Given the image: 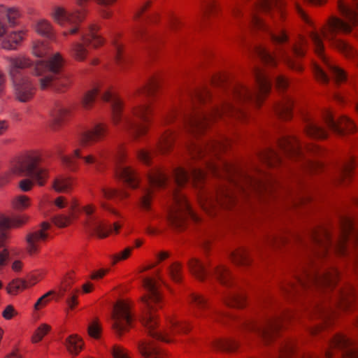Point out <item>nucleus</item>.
I'll list each match as a JSON object with an SVG mask.
<instances>
[{"label":"nucleus","mask_w":358,"mask_h":358,"mask_svg":"<svg viewBox=\"0 0 358 358\" xmlns=\"http://www.w3.org/2000/svg\"><path fill=\"white\" fill-rule=\"evenodd\" d=\"M226 147L227 142L223 138L192 143L187 145V152L192 161L203 160L208 171L216 177L226 178L231 186L221 187L215 192L202 191L198 194L201 207L210 215L215 214L220 206L230 208L235 202V191L247 194L266 188L267 176L259 167V163L271 168L277 167L281 163L278 152L266 148L258 154L257 162H252L242 168L217 157Z\"/></svg>","instance_id":"obj_1"},{"label":"nucleus","mask_w":358,"mask_h":358,"mask_svg":"<svg viewBox=\"0 0 358 358\" xmlns=\"http://www.w3.org/2000/svg\"><path fill=\"white\" fill-rule=\"evenodd\" d=\"M145 293L141 296L144 306V313L141 317V323L147 334L153 338L164 343H172L177 335L187 334L192 326L187 320H179L175 315L166 318V324L162 328L159 327L158 310L163 306V296L160 292L156 279L146 277L143 281Z\"/></svg>","instance_id":"obj_2"},{"label":"nucleus","mask_w":358,"mask_h":358,"mask_svg":"<svg viewBox=\"0 0 358 358\" xmlns=\"http://www.w3.org/2000/svg\"><path fill=\"white\" fill-rule=\"evenodd\" d=\"M310 239L313 244L311 252L318 259H325L331 248L337 255L345 256L349 241L355 244L358 243V230L354 227L351 217L344 215L341 217L340 232L334 243L331 238V229L327 226L315 229Z\"/></svg>","instance_id":"obj_3"},{"label":"nucleus","mask_w":358,"mask_h":358,"mask_svg":"<svg viewBox=\"0 0 358 358\" xmlns=\"http://www.w3.org/2000/svg\"><path fill=\"white\" fill-rule=\"evenodd\" d=\"M337 7L345 20L336 16L330 17L321 29L322 35L332 47L336 48L345 57L355 59L358 66L357 51L346 41L336 38L338 33L350 34L358 26V11L355 10L343 0H338Z\"/></svg>","instance_id":"obj_4"},{"label":"nucleus","mask_w":358,"mask_h":358,"mask_svg":"<svg viewBox=\"0 0 358 358\" xmlns=\"http://www.w3.org/2000/svg\"><path fill=\"white\" fill-rule=\"evenodd\" d=\"M339 280V271L336 267L320 269L317 264L309 271H306L301 276L293 280H287L280 285V289L285 295L296 294L301 289L313 285L321 289L333 290Z\"/></svg>","instance_id":"obj_5"},{"label":"nucleus","mask_w":358,"mask_h":358,"mask_svg":"<svg viewBox=\"0 0 358 358\" xmlns=\"http://www.w3.org/2000/svg\"><path fill=\"white\" fill-rule=\"evenodd\" d=\"M268 13L273 20V28L268 34L274 43L282 44L288 41L289 36L284 27L288 15L287 3L285 0H259L255 5Z\"/></svg>","instance_id":"obj_6"},{"label":"nucleus","mask_w":358,"mask_h":358,"mask_svg":"<svg viewBox=\"0 0 358 358\" xmlns=\"http://www.w3.org/2000/svg\"><path fill=\"white\" fill-rule=\"evenodd\" d=\"M294 8L301 20L313 29V30L309 32V36L313 43L315 54L330 70L336 84L341 85L345 83L348 80L346 72L343 69L333 64L324 54V46L321 36L322 34H320L316 29L313 20L303 10L299 3H295Z\"/></svg>","instance_id":"obj_7"},{"label":"nucleus","mask_w":358,"mask_h":358,"mask_svg":"<svg viewBox=\"0 0 358 358\" xmlns=\"http://www.w3.org/2000/svg\"><path fill=\"white\" fill-rule=\"evenodd\" d=\"M224 117H232L238 120L243 121L245 114L240 109L236 108L230 105H226L221 108L213 110L208 115L189 118L185 122V127L189 133H200L212 122L222 120Z\"/></svg>","instance_id":"obj_8"},{"label":"nucleus","mask_w":358,"mask_h":358,"mask_svg":"<svg viewBox=\"0 0 358 358\" xmlns=\"http://www.w3.org/2000/svg\"><path fill=\"white\" fill-rule=\"evenodd\" d=\"M43 160V153L38 150H30L20 154L13 161L10 170L2 177L3 185L13 177L31 173Z\"/></svg>","instance_id":"obj_9"},{"label":"nucleus","mask_w":358,"mask_h":358,"mask_svg":"<svg viewBox=\"0 0 358 358\" xmlns=\"http://www.w3.org/2000/svg\"><path fill=\"white\" fill-rule=\"evenodd\" d=\"M188 217H191L195 222L199 220L186 196L177 189L173 194V201L168 212L167 220L172 227L182 229Z\"/></svg>","instance_id":"obj_10"},{"label":"nucleus","mask_w":358,"mask_h":358,"mask_svg":"<svg viewBox=\"0 0 358 358\" xmlns=\"http://www.w3.org/2000/svg\"><path fill=\"white\" fill-rule=\"evenodd\" d=\"M131 113L133 116L140 121L136 122L131 118H127L122 125V130L134 141H138L149 131L152 108L148 104H141L134 107Z\"/></svg>","instance_id":"obj_11"},{"label":"nucleus","mask_w":358,"mask_h":358,"mask_svg":"<svg viewBox=\"0 0 358 358\" xmlns=\"http://www.w3.org/2000/svg\"><path fill=\"white\" fill-rule=\"evenodd\" d=\"M282 320L280 316H272L263 322L248 320L243 324V329L247 334L258 336L265 345H269L280 329Z\"/></svg>","instance_id":"obj_12"},{"label":"nucleus","mask_w":358,"mask_h":358,"mask_svg":"<svg viewBox=\"0 0 358 358\" xmlns=\"http://www.w3.org/2000/svg\"><path fill=\"white\" fill-rule=\"evenodd\" d=\"M83 11H69L62 6L52 8L50 16L53 21L62 27H70V29L62 32L64 36L76 34L80 29V24L83 21L81 15Z\"/></svg>","instance_id":"obj_13"},{"label":"nucleus","mask_w":358,"mask_h":358,"mask_svg":"<svg viewBox=\"0 0 358 358\" xmlns=\"http://www.w3.org/2000/svg\"><path fill=\"white\" fill-rule=\"evenodd\" d=\"M132 303L128 300L118 301L114 306L112 313V327L119 336L128 332L132 327Z\"/></svg>","instance_id":"obj_14"},{"label":"nucleus","mask_w":358,"mask_h":358,"mask_svg":"<svg viewBox=\"0 0 358 358\" xmlns=\"http://www.w3.org/2000/svg\"><path fill=\"white\" fill-rule=\"evenodd\" d=\"M280 149L290 159L298 161L303 159L305 151L316 155L320 152V148L315 144H310L303 148L299 140L296 136H285L278 142Z\"/></svg>","instance_id":"obj_15"},{"label":"nucleus","mask_w":358,"mask_h":358,"mask_svg":"<svg viewBox=\"0 0 358 358\" xmlns=\"http://www.w3.org/2000/svg\"><path fill=\"white\" fill-rule=\"evenodd\" d=\"M50 228L49 222H43L26 234V251L29 256L35 257L39 254L41 244L49 238Z\"/></svg>","instance_id":"obj_16"},{"label":"nucleus","mask_w":358,"mask_h":358,"mask_svg":"<svg viewBox=\"0 0 358 358\" xmlns=\"http://www.w3.org/2000/svg\"><path fill=\"white\" fill-rule=\"evenodd\" d=\"M322 119L327 126L338 135H350L357 131L355 121L345 115H340L335 120L333 113L330 110H326L322 115Z\"/></svg>","instance_id":"obj_17"},{"label":"nucleus","mask_w":358,"mask_h":358,"mask_svg":"<svg viewBox=\"0 0 358 358\" xmlns=\"http://www.w3.org/2000/svg\"><path fill=\"white\" fill-rule=\"evenodd\" d=\"M334 349L342 350V358H358V349L355 342L343 334H337L330 340L324 352L325 358L333 357Z\"/></svg>","instance_id":"obj_18"},{"label":"nucleus","mask_w":358,"mask_h":358,"mask_svg":"<svg viewBox=\"0 0 358 358\" xmlns=\"http://www.w3.org/2000/svg\"><path fill=\"white\" fill-rule=\"evenodd\" d=\"M257 54L262 62L266 66L276 67L279 61L282 60L293 70L296 71L303 70L302 65L299 62L293 60L283 49H280L276 53L272 54L264 48H259L257 50Z\"/></svg>","instance_id":"obj_19"},{"label":"nucleus","mask_w":358,"mask_h":358,"mask_svg":"<svg viewBox=\"0 0 358 358\" xmlns=\"http://www.w3.org/2000/svg\"><path fill=\"white\" fill-rule=\"evenodd\" d=\"M82 209L87 216L84 223L87 231L94 234L100 238H106L112 232V229L108 228L98 216L92 215L96 210L95 205L87 204Z\"/></svg>","instance_id":"obj_20"},{"label":"nucleus","mask_w":358,"mask_h":358,"mask_svg":"<svg viewBox=\"0 0 358 358\" xmlns=\"http://www.w3.org/2000/svg\"><path fill=\"white\" fill-rule=\"evenodd\" d=\"M127 155L125 151H120L116 156L115 173L129 187L136 189L140 184V179L135 169L131 166H125Z\"/></svg>","instance_id":"obj_21"},{"label":"nucleus","mask_w":358,"mask_h":358,"mask_svg":"<svg viewBox=\"0 0 358 358\" xmlns=\"http://www.w3.org/2000/svg\"><path fill=\"white\" fill-rule=\"evenodd\" d=\"M109 133V127L107 123L98 122L79 136V143L83 147L91 146L96 143L103 141Z\"/></svg>","instance_id":"obj_22"},{"label":"nucleus","mask_w":358,"mask_h":358,"mask_svg":"<svg viewBox=\"0 0 358 358\" xmlns=\"http://www.w3.org/2000/svg\"><path fill=\"white\" fill-rule=\"evenodd\" d=\"M104 101L110 103V120L112 124L119 127L123 120L124 103L115 91H105L101 95Z\"/></svg>","instance_id":"obj_23"},{"label":"nucleus","mask_w":358,"mask_h":358,"mask_svg":"<svg viewBox=\"0 0 358 358\" xmlns=\"http://www.w3.org/2000/svg\"><path fill=\"white\" fill-rule=\"evenodd\" d=\"M335 296V303L341 310L350 312L353 310L357 298L352 287L348 286L338 289Z\"/></svg>","instance_id":"obj_24"},{"label":"nucleus","mask_w":358,"mask_h":358,"mask_svg":"<svg viewBox=\"0 0 358 358\" xmlns=\"http://www.w3.org/2000/svg\"><path fill=\"white\" fill-rule=\"evenodd\" d=\"M294 99L288 95L283 94L274 103L275 115L282 120H291L294 115Z\"/></svg>","instance_id":"obj_25"},{"label":"nucleus","mask_w":358,"mask_h":358,"mask_svg":"<svg viewBox=\"0 0 358 358\" xmlns=\"http://www.w3.org/2000/svg\"><path fill=\"white\" fill-rule=\"evenodd\" d=\"M64 64V59L60 53H55L48 61H40L35 66V71L40 76L46 71L59 73Z\"/></svg>","instance_id":"obj_26"},{"label":"nucleus","mask_w":358,"mask_h":358,"mask_svg":"<svg viewBox=\"0 0 358 358\" xmlns=\"http://www.w3.org/2000/svg\"><path fill=\"white\" fill-rule=\"evenodd\" d=\"M210 83L213 87H241L240 83L234 78V74L227 71H220L213 73Z\"/></svg>","instance_id":"obj_27"},{"label":"nucleus","mask_w":358,"mask_h":358,"mask_svg":"<svg viewBox=\"0 0 358 358\" xmlns=\"http://www.w3.org/2000/svg\"><path fill=\"white\" fill-rule=\"evenodd\" d=\"M355 169V161L354 158L350 157L345 160L338 170L336 176L337 184L341 186H346L350 184L353 176Z\"/></svg>","instance_id":"obj_28"},{"label":"nucleus","mask_w":358,"mask_h":358,"mask_svg":"<svg viewBox=\"0 0 358 358\" xmlns=\"http://www.w3.org/2000/svg\"><path fill=\"white\" fill-rule=\"evenodd\" d=\"M71 110L63 106H57L52 108L49 113L50 126L53 130H58L68 120Z\"/></svg>","instance_id":"obj_29"},{"label":"nucleus","mask_w":358,"mask_h":358,"mask_svg":"<svg viewBox=\"0 0 358 358\" xmlns=\"http://www.w3.org/2000/svg\"><path fill=\"white\" fill-rule=\"evenodd\" d=\"M223 301L228 307L244 309L248 303V296L246 292L243 290L233 292L227 294L224 297Z\"/></svg>","instance_id":"obj_30"},{"label":"nucleus","mask_w":358,"mask_h":358,"mask_svg":"<svg viewBox=\"0 0 358 358\" xmlns=\"http://www.w3.org/2000/svg\"><path fill=\"white\" fill-rule=\"evenodd\" d=\"M170 80L164 71H157L151 74L145 81L147 90H159L169 87Z\"/></svg>","instance_id":"obj_31"},{"label":"nucleus","mask_w":358,"mask_h":358,"mask_svg":"<svg viewBox=\"0 0 358 358\" xmlns=\"http://www.w3.org/2000/svg\"><path fill=\"white\" fill-rule=\"evenodd\" d=\"M27 29L10 32L3 40L1 43L2 48L7 50H16L27 38Z\"/></svg>","instance_id":"obj_32"},{"label":"nucleus","mask_w":358,"mask_h":358,"mask_svg":"<svg viewBox=\"0 0 358 358\" xmlns=\"http://www.w3.org/2000/svg\"><path fill=\"white\" fill-rule=\"evenodd\" d=\"M148 180L149 188L154 190V189L165 187L169 181V176L162 169L156 167L150 171Z\"/></svg>","instance_id":"obj_33"},{"label":"nucleus","mask_w":358,"mask_h":358,"mask_svg":"<svg viewBox=\"0 0 358 358\" xmlns=\"http://www.w3.org/2000/svg\"><path fill=\"white\" fill-rule=\"evenodd\" d=\"M304 122L303 131L308 136L316 140H324L329 137V131L317 122L308 118H304Z\"/></svg>","instance_id":"obj_34"},{"label":"nucleus","mask_w":358,"mask_h":358,"mask_svg":"<svg viewBox=\"0 0 358 358\" xmlns=\"http://www.w3.org/2000/svg\"><path fill=\"white\" fill-rule=\"evenodd\" d=\"M229 259L234 264L242 267H248L252 262L249 250L244 247H239L231 251Z\"/></svg>","instance_id":"obj_35"},{"label":"nucleus","mask_w":358,"mask_h":358,"mask_svg":"<svg viewBox=\"0 0 358 358\" xmlns=\"http://www.w3.org/2000/svg\"><path fill=\"white\" fill-rule=\"evenodd\" d=\"M99 26L92 24L89 26L88 32L82 36V41L86 46H92L94 48L103 45L104 39L98 34Z\"/></svg>","instance_id":"obj_36"},{"label":"nucleus","mask_w":358,"mask_h":358,"mask_svg":"<svg viewBox=\"0 0 358 358\" xmlns=\"http://www.w3.org/2000/svg\"><path fill=\"white\" fill-rule=\"evenodd\" d=\"M32 27L37 34L51 41L56 40V31L49 20L39 19L35 22Z\"/></svg>","instance_id":"obj_37"},{"label":"nucleus","mask_w":358,"mask_h":358,"mask_svg":"<svg viewBox=\"0 0 358 358\" xmlns=\"http://www.w3.org/2000/svg\"><path fill=\"white\" fill-rule=\"evenodd\" d=\"M29 220L27 215H19L13 217H8L4 215L0 216V231L15 228L18 229L27 224Z\"/></svg>","instance_id":"obj_38"},{"label":"nucleus","mask_w":358,"mask_h":358,"mask_svg":"<svg viewBox=\"0 0 358 358\" xmlns=\"http://www.w3.org/2000/svg\"><path fill=\"white\" fill-rule=\"evenodd\" d=\"M239 96L245 103L259 108L268 96V91H242Z\"/></svg>","instance_id":"obj_39"},{"label":"nucleus","mask_w":358,"mask_h":358,"mask_svg":"<svg viewBox=\"0 0 358 358\" xmlns=\"http://www.w3.org/2000/svg\"><path fill=\"white\" fill-rule=\"evenodd\" d=\"M175 136L173 131L171 130L165 131L159 137L157 143V149L162 155H166L170 152L174 145Z\"/></svg>","instance_id":"obj_40"},{"label":"nucleus","mask_w":358,"mask_h":358,"mask_svg":"<svg viewBox=\"0 0 358 358\" xmlns=\"http://www.w3.org/2000/svg\"><path fill=\"white\" fill-rule=\"evenodd\" d=\"M215 279L226 287H232L234 285L232 273L229 267L224 265L216 266L213 271Z\"/></svg>","instance_id":"obj_41"},{"label":"nucleus","mask_w":358,"mask_h":358,"mask_svg":"<svg viewBox=\"0 0 358 358\" xmlns=\"http://www.w3.org/2000/svg\"><path fill=\"white\" fill-rule=\"evenodd\" d=\"M84 148L80 145L73 150V157L82 159L83 164L87 166H98L100 165V160L98 155L94 152H89L84 154Z\"/></svg>","instance_id":"obj_42"},{"label":"nucleus","mask_w":358,"mask_h":358,"mask_svg":"<svg viewBox=\"0 0 358 358\" xmlns=\"http://www.w3.org/2000/svg\"><path fill=\"white\" fill-rule=\"evenodd\" d=\"M338 313L333 310H326L321 315L322 324L316 325L310 329V333L317 335L320 331L333 325L334 320L338 317Z\"/></svg>","instance_id":"obj_43"},{"label":"nucleus","mask_w":358,"mask_h":358,"mask_svg":"<svg viewBox=\"0 0 358 358\" xmlns=\"http://www.w3.org/2000/svg\"><path fill=\"white\" fill-rule=\"evenodd\" d=\"M0 17L3 20L6 17L10 27H15L18 24L22 13L18 8L0 5Z\"/></svg>","instance_id":"obj_44"},{"label":"nucleus","mask_w":358,"mask_h":358,"mask_svg":"<svg viewBox=\"0 0 358 358\" xmlns=\"http://www.w3.org/2000/svg\"><path fill=\"white\" fill-rule=\"evenodd\" d=\"M139 353L144 358H164L163 353L155 348L150 341H140L137 344Z\"/></svg>","instance_id":"obj_45"},{"label":"nucleus","mask_w":358,"mask_h":358,"mask_svg":"<svg viewBox=\"0 0 358 358\" xmlns=\"http://www.w3.org/2000/svg\"><path fill=\"white\" fill-rule=\"evenodd\" d=\"M190 273L199 280L203 281L207 278V271L203 262L196 258H191L187 264Z\"/></svg>","instance_id":"obj_46"},{"label":"nucleus","mask_w":358,"mask_h":358,"mask_svg":"<svg viewBox=\"0 0 358 358\" xmlns=\"http://www.w3.org/2000/svg\"><path fill=\"white\" fill-rule=\"evenodd\" d=\"M252 74L257 85L260 90H271L272 83L264 69L259 66H255L252 69Z\"/></svg>","instance_id":"obj_47"},{"label":"nucleus","mask_w":358,"mask_h":358,"mask_svg":"<svg viewBox=\"0 0 358 358\" xmlns=\"http://www.w3.org/2000/svg\"><path fill=\"white\" fill-rule=\"evenodd\" d=\"M212 346L217 350L232 352L238 348L239 344L231 338H217L213 341Z\"/></svg>","instance_id":"obj_48"},{"label":"nucleus","mask_w":358,"mask_h":358,"mask_svg":"<svg viewBox=\"0 0 358 358\" xmlns=\"http://www.w3.org/2000/svg\"><path fill=\"white\" fill-rule=\"evenodd\" d=\"M73 178L59 176L52 182L53 189L58 193H69L73 189Z\"/></svg>","instance_id":"obj_49"},{"label":"nucleus","mask_w":358,"mask_h":358,"mask_svg":"<svg viewBox=\"0 0 358 358\" xmlns=\"http://www.w3.org/2000/svg\"><path fill=\"white\" fill-rule=\"evenodd\" d=\"M66 348L69 353L78 355L82 350L84 343L77 334L70 335L66 340Z\"/></svg>","instance_id":"obj_50"},{"label":"nucleus","mask_w":358,"mask_h":358,"mask_svg":"<svg viewBox=\"0 0 358 358\" xmlns=\"http://www.w3.org/2000/svg\"><path fill=\"white\" fill-rule=\"evenodd\" d=\"M188 302L190 305L196 307L199 312L205 310L208 307V299L196 292H192L189 295Z\"/></svg>","instance_id":"obj_51"},{"label":"nucleus","mask_w":358,"mask_h":358,"mask_svg":"<svg viewBox=\"0 0 358 358\" xmlns=\"http://www.w3.org/2000/svg\"><path fill=\"white\" fill-rule=\"evenodd\" d=\"M9 62V71L13 74L17 69L29 67L31 64V60L24 56L10 57L8 59Z\"/></svg>","instance_id":"obj_52"},{"label":"nucleus","mask_w":358,"mask_h":358,"mask_svg":"<svg viewBox=\"0 0 358 358\" xmlns=\"http://www.w3.org/2000/svg\"><path fill=\"white\" fill-rule=\"evenodd\" d=\"M10 205L14 210L23 211L30 206L31 200L27 196L17 195L11 199Z\"/></svg>","instance_id":"obj_53"},{"label":"nucleus","mask_w":358,"mask_h":358,"mask_svg":"<svg viewBox=\"0 0 358 358\" xmlns=\"http://www.w3.org/2000/svg\"><path fill=\"white\" fill-rule=\"evenodd\" d=\"M50 51L48 43L41 40L34 41L31 43V52L36 57H43Z\"/></svg>","instance_id":"obj_54"},{"label":"nucleus","mask_w":358,"mask_h":358,"mask_svg":"<svg viewBox=\"0 0 358 358\" xmlns=\"http://www.w3.org/2000/svg\"><path fill=\"white\" fill-rule=\"evenodd\" d=\"M308 40L302 35H299L292 46V50L296 57H303L308 48Z\"/></svg>","instance_id":"obj_55"},{"label":"nucleus","mask_w":358,"mask_h":358,"mask_svg":"<svg viewBox=\"0 0 358 358\" xmlns=\"http://www.w3.org/2000/svg\"><path fill=\"white\" fill-rule=\"evenodd\" d=\"M188 167L191 171V176L194 187L196 188H200L206 176L204 171L200 168L194 167L191 163L188 164Z\"/></svg>","instance_id":"obj_56"},{"label":"nucleus","mask_w":358,"mask_h":358,"mask_svg":"<svg viewBox=\"0 0 358 358\" xmlns=\"http://www.w3.org/2000/svg\"><path fill=\"white\" fill-rule=\"evenodd\" d=\"M85 45L83 43H74L72 45L71 53L72 57L76 60V61H83L85 59L87 55V50L85 48Z\"/></svg>","instance_id":"obj_57"},{"label":"nucleus","mask_w":358,"mask_h":358,"mask_svg":"<svg viewBox=\"0 0 358 358\" xmlns=\"http://www.w3.org/2000/svg\"><path fill=\"white\" fill-rule=\"evenodd\" d=\"M28 289L25 280L16 278L13 280L7 286V292L10 294L16 295L18 293Z\"/></svg>","instance_id":"obj_58"},{"label":"nucleus","mask_w":358,"mask_h":358,"mask_svg":"<svg viewBox=\"0 0 358 358\" xmlns=\"http://www.w3.org/2000/svg\"><path fill=\"white\" fill-rule=\"evenodd\" d=\"M175 182L178 187L185 186L189 180V173L182 167H177L173 171Z\"/></svg>","instance_id":"obj_59"},{"label":"nucleus","mask_w":358,"mask_h":358,"mask_svg":"<svg viewBox=\"0 0 358 358\" xmlns=\"http://www.w3.org/2000/svg\"><path fill=\"white\" fill-rule=\"evenodd\" d=\"M29 176H31L40 186H43L49 177V171L46 168L37 166Z\"/></svg>","instance_id":"obj_60"},{"label":"nucleus","mask_w":358,"mask_h":358,"mask_svg":"<svg viewBox=\"0 0 358 358\" xmlns=\"http://www.w3.org/2000/svg\"><path fill=\"white\" fill-rule=\"evenodd\" d=\"M295 350V341L289 340L283 342L279 350V358H291Z\"/></svg>","instance_id":"obj_61"},{"label":"nucleus","mask_w":358,"mask_h":358,"mask_svg":"<svg viewBox=\"0 0 358 358\" xmlns=\"http://www.w3.org/2000/svg\"><path fill=\"white\" fill-rule=\"evenodd\" d=\"M154 195V190L151 188L145 189L143 195L140 199V207L145 211H150L152 209V201Z\"/></svg>","instance_id":"obj_62"},{"label":"nucleus","mask_w":358,"mask_h":358,"mask_svg":"<svg viewBox=\"0 0 358 358\" xmlns=\"http://www.w3.org/2000/svg\"><path fill=\"white\" fill-rule=\"evenodd\" d=\"M251 25L256 29L268 34L271 28H270L264 21V20L257 13H253L251 16Z\"/></svg>","instance_id":"obj_63"},{"label":"nucleus","mask_w":358,"mask_h":358,"mask_svg":"<svg viewBox=\"0 0 358 358\" xmlns=\"http://www.w3.org/2000/svg\"><path fill=\"white\" fill-rule=\"evenodd\" d=\"M96 91H87L84 94L81 100L82 107L85 110H90L92 108L96 97Z\"/></svg>","instance_id":"obj_64"}]
</instances>
